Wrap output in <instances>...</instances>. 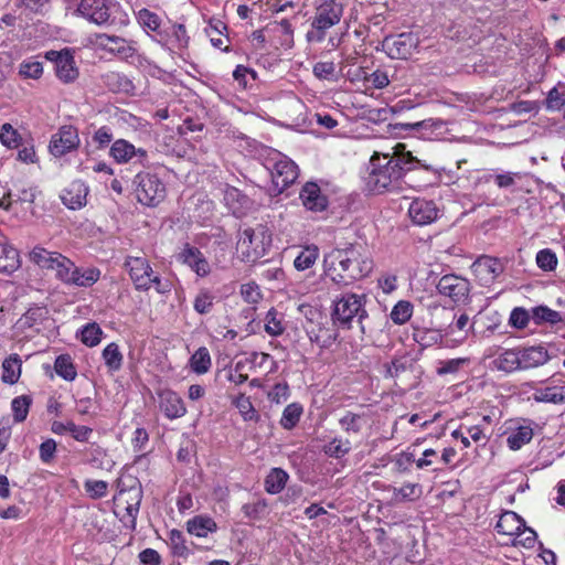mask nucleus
I'll return each mask as SVG.
<instances>
[{
    "mask_svg": "<svg viewBox=\"0 0 565 565\" xmlns=\"http://www.w3.org/2000/svg\"><path fill=\"white\" fill-rule=\"evenodd\" d=\"M404 143L394 147L393 156L375 152L370 160L371 171L366 178L367 188L381 193L383 191L399 192L405 188L422 189L439 179L438 171L431 166L422 163Z\"/></svg>",
    "mask_w": 565,
    "mask_h": 565,
    "instance_id": "1",
    "label": "nucleus"
},
{
    "mask_svg": "<svg viewBox=\"0 0 565 565\" xmlns=\"http://www.w3.org/2000/svg\"><path fill=\"white\" fill-rule=\"evenodd\" d=\"M327 275L338 285H350L371 274L373 260L367 247L361 243H350L332 249L324 256Z\"/></svg>",
    "mask_w": 565,
    "mask_h": 565,
    "instance_id": "2",
    "label": "nucleus"
},
{
    "mask_svg": "<svg viewBox=\"0 0 565 565\" xmlns=\"http://www.w3.org/2000/svg\"><path fill=\"white\" fill-rule=\"evenodd\" d=\"M142 500V487L138 478L122 475L117 480V493L114 495L115 513L126 521V526L135 527L136 518Z\"/></svg>",
    "mask_w": 565,
    "mask_h": 565,
    "instance_id": "3",
    "label": "nucleus"
},
{
    "mask_svg": "<svg viewBox=\"0 0 565 565\" xmlns=\"http://www.w3.org/2000/svg\"><path fill=\"white\" fill-rule=\"evenodd\" d=\"M364 295H356L345 292L333 300L332 320L333 323L342 329H352L356 323L360 332L365 333L363 324L364 319L367 318L364 308Z\"/></svg>",
    "mask_w": 565,
    "mask_h": 565,
    "instance_id": "4",
    "label": "nucleus"
},
{
    "mask_svg": "<svg viewBox=\"0 0 565 565\" xmlns=\"http://www.w3.org/2000/svg\"><path fill=\"white\" fill-rule=\"evenodd\" d=\"M343 15V6L338 0H315V15L307 32L308 42L320 43L327 31L337 25Z\"/></svg>",
    "mask_w": 565,
    "mask_h": 565,
    "instance_id": "5",
    "label": "nucleus"
},
{
    "mask_svg": "<svg viewBox=\"0 0 565 565\" xmlns=\"http://www.w3.org/2000/svg\"><path fill=\"white\" fill-rule=\"evenodd\" d=\"M263 166L270 173L273 185L277 193H281L292 184L299 174L297 164L275 149L266 150L263 156Z\"/></svg>",
    "mask_w": 565,
    "mask_h": 565,
    "instance_id": "6",
    "label": "nucleus"
},
{
    "mask_svg": "<svg viewBox=\"0 0 565 565\" xmlns=\"http://www.w3.org/2000/svg\"><path fill=\"white\" fill-rule=\"evenodd\" d=\"M124 265L128 270L136 289L147 291L151 287H154L159 294H166L170 290L169 285L162 282L161 278L153 271L146 257L127 256Z\"/></svg>",
    "mask_w": 565,
    "mask_h": 565,
    "instance_id": "7",
    "label": "nucleus"
},
{
    "mask_svg": "<svg viewBox=\"0 0 565 565\" xmlns=\"http://www.w3.org/2000/svg\"><path fill=\"white\" fill-rule=\"evenodd\" d=\"M56 259L57 262L51 270L55 271V277L66 285L89 287L99 279L100 271L97 268H87L82 271L71 259L62 254Z\"/></svg>",
    "mask_w": 565,
    "mask_h": 565,
    "instance_id": "8",
    "label": "nucleus"
},
{
    "mask_svg": "<svg viewBox=\"0 0 565 565\" xmlns=\"http://www.w3.org/2000/svg\"><path fill=\"white\" fill-rule=\"evenodd\" d=\"M137 200L148 206L158 205L166 198V185L151 173H138L135 178Z\"/></svg>",
    "mask_w": 565,
    "mask_h": 565,
    "instance_id": "9",
    "label": "nucleus"
},
{
    "mask_svg": "<svg viewBox=\"0 0 565 565\" xmlns=\"http://www.w3.org/2000/svg\"><path fill=\"white\" fill-rule=\"evenodd\" d=\"M89 41L96 47L121 60H129L137 54L136 42L121 36L98 33L90 36Z\"/></svg>",
    "mask_w": 565,
    "mask_h": 565,
    "instance_id": "10",
    "label": "nucleus"
},
{
    "mask_svg": "<svg viewBox=\"0 0 565 565\" xmlns=\"http://www.w3.org/2000/svg\"><path fill=\"white\" fill-rule=\"evenodd\" d=\"M79 136L77 129L72 125L62 126L57 132L51 137L49 150L56 158L76 150L79 146Z\"/></svg>",
    "mask_w": 565,
    "mask_h": 565,
    "instance_id": "11",
    "label": "nucleus"
},
{
    "mask_svg": "<svg viewBox=\"0 0 565 565\" xmlns=\"http://www.w3.org/2000/svg\"><path fill=\"white\" fill-rule=\"evenodd\" d=\"M418 45V39L413 33H401L386 36L383 46L391 58H408Z\"/></svg>",
    "mask_w": 565,
    "mask_h": 565,
    "instance_id": "12",
    "label": "nucleus"
},
{
    "mask_svg": "<svg viewBox=\"0 0 565 565\" xmlns=\"http://www.w3.org/2000/svg\"><path fill=\"white\" fill-rule=\"evenodd\" d=\"M437 290L454 302H462L469 296L470 282L457 275H444L437 284Z\"/></svg>",
    "mask_w": 565,
    "mask_h": 565,
    "instance_id": "13",
    "label": "nucleus"
},
{
    "mask_svg": "<svg viewBox=\"0 0 565 565\" xmlns=\"http://www.w3.org/2000/svg\"><path fill=\"white\" fill-rule=\"evenodd\" d=\"M110 157L117 163H127L134 160L141 166L148 164V152L143 148H136L125 139H117L110 147Z\"/></svg>",
    "mask_w": 565,
    "mask_h": 565,
    "instance_id": "14",
    "label": "nucleus"
},
{
    "mask_svg": "<svg viewBox=\"0 0 565 565\" xmlns=\"http://www.w3.org/2000/svg\"><path fill=\"white\" fill-rule=\"evenodd\" d=\"M269 241L264 226H258L257 228L247 227L241 233L237 244L241 248H246L248 255L253 254L255 257H258L265 253Z\"/></svg>",
    "mask_w": 565,
    "mask_h": 565,
    "instance_id": "15",
    "label": "nucleus"
},
{
    "mask_svg": "<svg viewBox=\"0 0 565 565\" xmlns=\"http://www.w3.org/2000/svg\"><path fill=\"white\" fill-rule=\"evenodd\" d=\"M318 320L315 322L310 319L306 326V332L311 342L317 343L321 348H328L335 341L334 331L329 328L327 318L317 312Z\"/></svg>",
    "mask_w": 565,
    "mask_h": 565,
    "instance_id": "16",
    "label": "nucleus"
},
{
    "mask_svg": "<svg viewBox=\"0 0 565 565\" xmlns=\"http://www.w3.org/2000/svg\"><path fill=\"white\" fill-rule=\"evenodd\" d=\"M76 12L97 25L108 23L110 18L106 0H81Z\"/></svg>",
    "mask_w": 565,
    "mask_h": 565,
    "instance_id": "17",
    "label": "nucleus"
},
{
    "mask_svg": "<svg viewBox=\"0 0 565 565\" xmlns=\"http://www.w3.org/2000/svg\"><path fill=\"white\" fill-rule=\"evenodd\" d=\"M471 270L481 284L487 285L492 282L503 268L499 259L483 255L472 263Z\"/></svg>",
    "mask_w": 565,
    "mask_h": 565,
    "instance_id": "18",
    "label": "nucleus"
},
{
    "mask_svg": "<svg viewBox=\"0 0 565 565\" xmlns=\"http://www.w3.org/2000/svg\"><path fill=\"white\" fill-rule=\"evenodd\" d=\"M408 215L414 224L424 226L436 221L438 209L433 201L416 199L409 204Z\"/></svg>",
    "mask_w": 565,
    "mask_h": 565,
    "instance_id": "19",
    "label": "nucleus"
},
{
    "mask_svg": "<svg viewBox=\"0 0 565 565\" xmlns=\"http://www.w3.org/2000/svg\"><path fill=\"white\" fill-rule=\"evenodd\" d=\"M159 407L170 418H180L185 415L186 407L183 399L171 390H162L159 394Z\"/></svg>",
    "mask_w": 565,
    "mask_h": 565,
    "instance_id": "20",
    "label": "nucleus"
},
{
    "mask_svg": "<svg viewBox=\"0 0 565 565\" xmlns=\"http://www.w3.org/2000/svg\"><path fill=\"white\" fill-rule=\"evenodd\" d=\"M303 206L313 212H321L328 206V199L322 194L320 186L315 182H307L300 191Z\"/></svg>",
    "mask_w": 565,
    "mask_h": 565,
    "instance_id": "21",
    "label": "nucleus"
},
{
    "mask_svg": "<svg viewBox=\"0 0 565 565\" xmlns=\"http://www.w3.org/2000/svg\"><path fill=\"white\" fill-rule=\"evenodd\" d=\"M179 258L198 276L205 277L210 274V264L199 248L186 245L180 253Z\"/></svg>",
    "mask_w": 565,
    "mask_h": 565,
    "instance_id": "22",
    "label": "nucleus"
},
{
    "mask_svg": "<svg viewBox=\"0 0 565 565\" xmlns=\"http://www.w3.org/2000/svg\"><path fill=\"white\" fill-rule=\"evenodd\" d=\"M88 188L79 180L73 181L62 192L61 199L63 203L71 210H77L86 204Z\"/></svg>",
    "mask_w": 565,
    "mask_h": 565,
    "instance_id": "23",
    "label": "nucleus"
},
{
    "mask_svg": "<svg viewBox=\"0 0 565 565\" xmlns=\"http://www.w3.org/2000/svg\"><path fill=\"white\" fill-rule=\"evenodd\" d=\"M521 369H532L545 364L550 356L541 345L519 349Z\"/></svg>",
    "mask_w": 565,
    "mask_h": 565,
    "instance_id": "24",
    "label": "nucleus"
},
{
    "mask_svg": "<svg viewBox=\"0 0 565 565\" xmlns=\"http://www.w3.org/2000/svg\"><path fill=\"white\" fill-rule=\"evenodd\" d=\"M52 431L57 435H64L70 433L72 437L81 443H85L89 439V436L93 433V429L87 426L76 425L72 420L63 422H53L52 423Z\"/></svg>",
    "mask_w": 565,
    "mask_h": 565,
    "instance_id": "25",
    "label": "nucleus"
},
{
    "mask_svg": "<svg viewBox=\"0 0 565 565\" xmlns=\"http://www.w3.org/2000/svg\"><path fill=\"white\" fill-rule=\"evenodd\" d=\"M519 349H510L500 353L493 361V369L511 373L521 369Z\"/></svg>",
    "mask_w": 565,
    "mask_h": 565,
    "instance_id": "26",
    "label": "nucleus"
},
{
    "mask_svg": "<svg viewBox=\"0 0 565 565\" xmlns=\"http://www.w3.org/2000/svg\"><path fill=\"white\" fill-rule=\"evenodd\" d=\"M55 74L64 83L74 82L78 77L74 56L70 52L55 64Z\"/></svg>",
    "mask_w": 565,
    "mask_h": 565,
    "instance_id": "27",
    "label": "nucleus"
},
{
    "mask_svg": "<svg viewBox=\"0 0 565 565\" xmlns=\"http://www.w3.org/2000/svg\"><path fill=\"white\" fill-rule=\"evenodd\" d=\"M471 329L472 324L470 323L469 316L466 312H461L458 317L455 316V321L448 326L446 334L449 337L458 334L455 340L461 343L468 338Z\"/></svg>",
    "mask_w": 565,
    "mask_h": 565,
    "instance_id": "28",
    "label": "nucleus"
},
{
    "mask_svg": "<svg viewBox=\"0 0 565 565\" xmlns=\"http://www.w3.org/2000/svg\"><path fill=\"white\" fill-rule=\"evenodd\" d=\"M20 267L18 250L7 244H0V273L11 274Z\"/></svg>",
    "mask_w": 565,
    "mask_h": 565,
    "instance_id": "29",
    "label": "nucleus"
},
{
    "mask_svg": "<svg viewBox=\"0 0 565 565\" xmlns=\"http://www.w3.org/2000/svg\"><path fill=\"white\" fill-rule=\"evenodd\" d=\"M289 479L288 473L281 468H273L265 478V490L270 494H277L284 490Z\"/></svg>",
    "mask_w": 565,
    "mask_h": 565,
    "instance_id": "30",
    "label": "nucleus"
},
{
    "mask_svg": "<svg viewBox=\"0 0 565 565\" xmlns=\"http://www.w3.org/2000/svg\"><path fill=\"white\" fill-rule=\"evenodd\" d=\"M61 253L51 252L43 247L36 246L30 253V260L36 264L42 269L51 270L55 266Z\"/></svg>",
    "mask_w": 565,
    "mask_h": 565,
    "instance_id": "31",
    "label": "nucleus"
},
{
    "mask_svg": "<svg viewBox=\"0 0 565 565\" xmlns=\"http://www.w3.org/2000/svg\"><path fill=\"white\" fill-rule=\"evenodd\" d=\"M2 381L8 384H15L21 375V359L18 354H12L2 363Z\"/></svg>",
    "mask_w": 565,
    "mask_h": 565,
    "instance_id": "32",
    "label": "nucleus"
},
{
    "mask_svg": "<svg viewBox=\"0 0 565 565\" xmlns=\"http://www.w3.org/2000/svg\"><path fill=\"white\" fill-rule=\"evenodd\" d=\"M533 438V429L531 426H519L510 433L507 443L510 449L519 450L529 444Z\"/></svg>",
    "mask_w": 565,
    "mask_h": 565,
    "instance_id": "33",
    "label": "nucleus"
},
{
    "mask_svg": "<svg viewBox=\"0 0 565 565\" xmlns=\"http://www.w3.org/2000/svg\"><path fill=\"white\" fill-rule=\"evenodd\" d=\"M319 257V248L316 245L303 247L294 260L297 270L302 271L311 268Z\"/></svg>",
    "mask_w": 565,
    "mask_h": 565,
    "instance_id": "34",
    "label": "nucleus"
},
{
    "mask_svg": "<svg viewBox=\"0 0 565 565\" xmlns=\"http://www.w3.org/2000/svg\"><path fill=\"white\" fill-rule=\"evenodd\" d=\"M211 355L205 347L199 348L190 359L191 370L196 374H205L211 367Z\"/></svg>",
    "mask_w": 565,
    "mask_h": 565,
    "instance_id": "35",
    "label": "nucleus"
},
{
    "mask_svg": "<svg viewBox=\"0 0 565 565\" xmlns=\"http://www.w3.org/2000/svg\"><path fill=\"white\" fill-rule=\"evenodd\" d=\"M499 530H533L525 525L524 520L513 511L503 512L495 525Z\"/></svg>",
    "mask_w": 565,
    "mask_h": 565,
    "instance_id": "36",
    "label": "nucleus"
},
{
    "mask_svg": "<svg viewBox=\"0 0 565 565\" xmlns=\"http://www.w3.org/2000/svg\"><path fill=\"white\" fill-rule=\"evenodd\" d=\"M286 330L284 317L271 308L265 317V331L271 337L281 335Z\"/></svg>",
    "mask_w": 565,
    "mask_h": 565,
    "instance_id": "37",
    "label": "nucleus"
},
{
    "mask_svg": "<svg viewBox=\"0 0 565 565\" xmlns=\"http://www.w3.org/2000/svg\"><path fill=\"white\" fill-rule=\"evenodd\" d=\"M532 319L534 323L541 324L547 322L550 324H557L562 322V315L546 306H539L532 309Z\"/></svg>",
    "mask_w": 565,
    "mask_h": 565,
    "instance_id": "38",
    "label": "nucleus"
},
{
    "mask_svg": "<svg viewBox=\"0 0 565 565\" xmlns=\"http://www.w3.org/2000/svg\"><path fill=\"white\" fill-rule=\"evenodd\" d=\"M103 359L109 371H118L122 365L124 356L117 343L111 342L103 350Z\"/></svg>",
    "mask_w": 565,
    "mask_h": 565,
    "instance_id": "39",
    "label": "nucleus"
},
{
    "mask_svg": "<svg viewBox=\"0 0 565 565\" xmlns=\"http://www.w3.org/2000/svg\"><path fill=\"white\" fill-rule=\"evenodd\" d=\"M366 422L367 419L364 415L348 412L343 417L340 418L339 424L344 431L349 434H358L362 430Z\"/></svg>",
    "mask_w": 565,
    "mask_h": 565,
    "instance_id": "40",
    "label": "nucleus"
},
{
    "mask_svg": "<svg viewBox=\"0 0 565 565\" xmlns=\"http://www.w3.org/2000/svg\"><path fill=\"white\" fill-rule=\"evenodd\" d=\"M302 412V406L298 403L287 405L282 412L280 425L285 429H292L298 424Z\"/></svg>",
    "mask_w": 565,
    "mask_h": 565,
    "instance_id": "41",
    "label": "nucleus"
},
{
    "mask_svg": "<svg viewBox=\"0 0 565 565\" xmlns=\"http://www.w3.org/2000/svg\"><path fill=\"white\" fill-rule=\"evenodd\" d=\"M234 406L238 409L241 416L245 422L254 420L258 422L259 415L253 406L250 398L244 394L238 395L233 401Z\"/></svg>",
    "mask_w": 565,
    "mask_h": 565,
    "instance_id": "42",
    "label": "nucleus"
},
{
    "mask_svg": "<svg viewBox=\"0 0 565 565\" xmlns=\"http://www.w3.org/2000/svg\"><path fill=\"white\" fill-rule=\"evenodd\" d=\"M77 335L87 347H95L102 340L103 330L97 323L92 322L84 326Z\"/></svg>",
    "mask_w": 565,
    "mask_h": 565,
    "instance_id": "43",
    "label": "nucleus"
},
{
    "mask_svg": "<svg viewBox=\"0 0 565 565\" xmlns=\"http://www.w3.org/2000/svg\"><path fill=\"white\" fill-rule=\"evenodd\" d=\"M561 87L565 89V85L558 83L547 93L545 99V107L547 110L556 111L561 110L565 106V90L561 92Z\"/></svg>",
    "mask_w": 565,
    "mask_h": 565,
    "instance_id": "44",
    "label": "nucleus"
},
{
    "mask_svg": "<svg viewBox=\"0 0 565 565\" xmlns=\"http://www.w3.org/2000/svg\"><path fill=\"white\" fill-rule=\"evenodd\" d=\"M413 315V305L409 301H398L391 311V319L395 324L406 323Z\"/></svg>",
    "mask_w": 565,
    "mask_h": 565,
    "instance_id": "45",
    "label": "nucleus"
},
{
    "mask_svg": "<svg viewBox=\"0 0 565 565\" xmlns=\"http://www.w3.org/2000/svg\"><path fill=\"white\" fill-rule=\"evenodd\" d=\"M54 369L57 375L66 381H73L76 377V370L71 356L60 355L55 360Z\"/></svg>",
    "mask_w": 565,
    "mask_h": 565,
    "instance_id": "46",
    "label": "nucleus"
},
{
    "mask_svg": "<svg viewBox=\"0 0 565 565\" xmlns=\"http://www.w3.org/2000/svg\"><path fill=\"white\" fill-rule=\"evenodd\" d=\"M215 296L207 289H202L195 296L193 301L194 310L200 315L211 312L214 305Z\"/></svg>",
    "mask_w": 565,
    "mask_h": 565,
    "instance_id": "47",
    "label": "nucleus"
},
{
    "mask_svg": "<svg viewBox=\"0 0 565 565\" xmlns=\"http://www.w3.org/2000/svg\"><path fill=\"white\" fill-rule=\"evenodd\" d=\"M31 403V397L26 395H21L12 399L11 409L17 423H21L26 418Z\"/></svg>",
    "mask_w": 565,
    "mask_h": 565,
    "instance_id": "48",
    "label": "nucleus"
},
{
    "mask_svg": "<svg viewBox=\"0 0 565 565\" xmlns=\"http://www.w3.org/2000/svg\"><path fill=\"white\" fill-rule=\"evenodd\" d=\"M105 84L114 92H128L132 84L131 82L124 75L109 72L104 76Z\"/></svg>",
    "mask_w": 565,
    "mask_h": 565,
    "instance_id": "49",
    "label": "nucleus"
},
{
    "mask_svg": "<svg viewBox=\"0 0 565 565\" xmlns=\"http://www.w3.org/2000/svg\"><path fill=\"white\" fill-rule=\"evenodd\" d=\"M243 201H246V196L242 194L238 189L234 186H227L225 189L224 202L234 214L239 212V207L243 205Z\"/></svg>",
    "mask_w": 565,
    "mask_h": 565,
    "instance_id": "50",
    "label": "nucleus"
},
{
    "mask_svg": "<svg viewBox=\"0 0 565 565\" xmlns=\"http://www.w3.org/2000/svg\"><path fill=\"white\" fill-rule=\"evenodd\" d=\"M535 260L537 267L544 271H552L557 266V256L550 248L539 250Z\"/></svg>",
    "mask_w": 565,
    "mask_h": 565,
    "instance_id": "51",
    "label": "nucleus"
},
{
    "mask_svg": "<svg viewBox=\"0 0 565 565\" xmlns=\"http://www.w3.org/2000/svg\"><path fill=\"white\" fill-rule=\"evenodd\" d=\"M137 19L141 26L152 32L157 31L161 24L159 15L148 9L139 10Z\"/></svg>",
    "mask_w": 565,
    "mask_h": 565,
    "instance_id": "52",
    "label": "nucleus"
},
{
    "mask_svg": "<svg viewBox=\"0 0 565 565\" xmlns=\"http://www.w3.org/2000/svg\"><path fill=\"white\" fill-rule=\"evenodd\" d=\"M384 366L386 377H398L412 366V363L406 358H397Z\"/></svg>",
    "mask_w": 565,
    "mask_h": 565,
    "instance_id": "53",
    "label": "nucleus"
},
{
    "mask_svg": "<svg viewBox=\"0 0 565 565\" xmlns=\"http://www.w3.org/2000/svg\"><path fill=\"white\" fill-rule=\"evenodd\" d=\"M170 545L177 556H188L191 553L190 546L183 537V532H169Z\"/></svg>",
    "mask_w": 565,
    "mask_h": 565,
    "instance_id": "54",
    "label": "nucleus"
},
{
    "mask_svg": "<svg viewBox=\"0 0 565 565\" xmlns=\"http://www.w3.org/2000/svg\"><path fill=\"white\" fill-rule=\"evenodd\" d=\"M351 449V443L349 440H342L339 438L332 439L328 445L324 447V451L327 455L334 457V458H341L344 455H347Z\"/></svg>",
    "mask_w": 565,
    "mask_h": 565,
    "instance_id": "55",
    "label": "nucleus"
},
{
    "mask_svg": "<svg viewBox=\"0 0 565 565\" xmlns=\"http://www.w3.org/2000/svg\"><path fill=\"white\" fill-rule=\"evenodd\" d=\"M420 494L422 487L418 483H406L394 491L395 498L401 500H413L419 498Z\"/></svg>",
    "mask_w": 565,
    "mask_h": 565,
    "instance_id": "56",
    "label": "nucleus"
},
{
    "mask_svg": "<svg viewBox=\"0 0 565 565\" xmlns=\"http://www.w3.org/2000/svg\"><path fill=\"white\" fill-rule=\"evenodd\" d=\"M221 29H226L223 22L217 21L216 23H210L209 28L205 29L206 34L210 36L211 43L214 47L221 49L223 51H227L226 47H222L224 44V40L222 39Z\"/></svg>",
    "mask_w": 565,
    "mask_h": 565,
    "instance_id": "57",
    "label": "nucleus"
},
{
    "mask_svg": "<svg viewBox=\"0 0 565 565\" xmlns=\"http://www.w3.org/2000/svg\"><path fill=\"white\" fill-rule=\"evenodd\" d=\"M18 139V131L10 124H3L0 130V141L8 148H17Z\"/></svg>",
    "mask_w": 565,
    "mask_h": 565,
    "instance_id": "58",
    "label": "nucleus"
},
{
    "mask_svg": "<svg viewBox=\"0 0 565 565\" xmlns=\"http://www.w3.org/2000/svg\"><path fill=\"white\" fill-rule=\"evenodd\" d=\"M364 82L372 85L376 89H382L390 84L388 75L385 71L376 70L364 76Z\"/></svg>",
    "mask_w": 565,
    "mask_h": 565,
    "instance_id": "59",
    "label": "nucleus"
},
{
    "mask_svg": "<svg viewBox=\"0 0 565 565\" xmlns=\"http://www.w3.org/2000/svg\"><path fill=\"white\" fill-rule=\"evenodd\" d=\"M530 321L529 312L521 307L514 308L510 315L509 322L516 329H524Z\"/></svg>",
    "mask_w": 565,
    "mask_h": 565,
    "instance_id": "60",
    "label": "nucleus"
},
{
    "mask_svg": "<svg viewBox=\"0 0 565 565\" xmlns=\"http://www.w3.org/2000/svg\"><path fill=\"white\" fill-rule=\"evenodd\" d=\"M241 295L248 303H257L262 299L259 287L254 282L244 284L241 287Z\"/></svg>",
    "mask_w": 565,
    "mask_h": 565,
    "instance_id": "61",
    "label": "nucleus"
},
{
    "mask_svg": "<svg viewBox=\"0 0 565 565\" xmlns=\"http://www.w3.org/2000/svg\"><path fill=\"white\" fill-rule=\"evenodd\" d=\"M216 527L215 522L209 518L199 515L188 521L186 530H214Z\"/></svg>",
    "mask_w": 565,
    "mask_h": 565,
    "instance_id": "62",
    "label": "nucleus"
},
{
    "mask_svg": "<svg viewBox=\"0 0 565 565\" xmlns=\"http://www.w3.org/2000/svg\"><path fill=\"white\" fill-rule=\"evenodd\" d=\"M108 484L103 480H87L85 482V490L92 498H103L107 493Z\"/></svg>",
    "mask_w": 565,
    "mask_h": 565,
    "instance_id": "63",
    "label": "nucleus"
},
{
    "mask_svg": "<svg viewBox=\"0 0 565 565\" xmlns=\"http://www.w3.org/2000/svg\"><path fill=\"white\" fill-rule=\"evenodd\" d=\"M288 396L289 387L286 383H277L268 393L269 401L276 404L287 401Z\"/></svg>",
    "mask_w": 565,
    "mask_h": 565,
    "instance_id": "64",
    "label": "nucleus"
}]
</instances>
